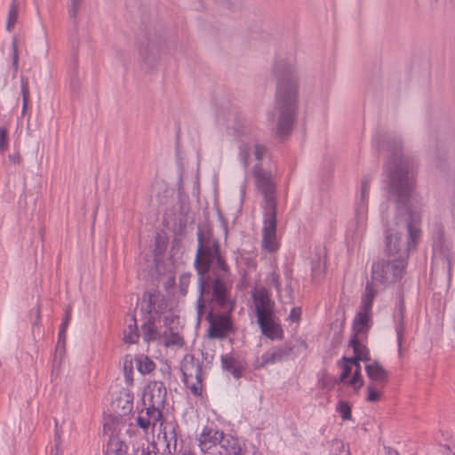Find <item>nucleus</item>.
Masks as SVG:
<instances>
[{
	"mask_svg": "<svg viewBox=\"0 0 455 455\" xmlns=\"http://www.w3.org/2000/svg\"><path fill=\"white\" fill-rule=\"evenodd\" d=\"M379 149L390 152L385 166L386 188L390 198L396 204L395 212L382 210L385 234V257L409 259L410 252L416 249L421 236V215L411 208L414 196L416 176L411 161L402 155V144H379Z\"/></svg>",
	"mask_w": 455,
	"mask_h": 455,
	"instance_id": "f257e3e1",
	"label": "nucleus"
},
{
	"mask_svg": "<svg viewBox=\"0 0 455 455\" xmlns=\"http://www.w3.org/2000/svg\"><path fill=\"white\" fill-rule=\"evenodd\" d=\"M272 76L275 81V107L268 119L276 123V134L283 139L291 132L299 104V75L292 56L278 57Z\"/></svg>",
	"mask_w": 455,
	"mask_h": 455,
	"instance_id": "f03ea898",
	"label": "nucleus"
},
{
	"mask_svg": "<svg viewBox=\"0 0 455 455\" xmlns=\"http://www.w3.org/2000/svg\"><path fill=\"white\" fill-rule=\"evenodd\" d=\"M229 274L219 272L213 276H199L197 280L198 297L196 299V314L201 320L207 307L205 296L210 295L209 302L214 303L223 310L232 312L235 307V300L231 297L233 282Z\"/></svg>",
	"mask_w": 455,
	"mask_h": 455,
	"instance_id": "7ed1b4c3",
	"label": "nucleus"
},
{
	"mask_svg": "<svg viewBox=\"0 0 455 455\" xmlns=\"http://www.w3.org/2000/svg\"><path fill=\"white\" fill-rule=\"evenodd\" d=\"M196 235L197 250L194 267L198 277L209 275L211 268L212 274H218L219 272L229 274L230 267L220 249L218 239L210 235H205L201 229H198Z\"/></svg>",
	"mask_w": 455,
	"mask_h": 455,
	"instance_id": "20e7f679",
	"label": "nucleus"
},
{
	"mask_svg": "<svg viewBox=\"0 0 455 455\" xmlns=\"http://www.w3.org/2000/svg\"><path fill=\"white\" fill-rule=\"evenodd\" d=\"M407 263V260L386 257V259L372 265L371 276L373 282L390 284L400 281L405 273Z\"/></svg>",
	"mask_w": 455,
	"mask_h": 455,
	"instance_id": "39448f33",
	"label": "nucleus"
},
{
	"mask_svg": "<svg viewBox=\"0 0 455 455\" xmlns=\"http://www.w3.org/2000/svg\"><path fill=\"white\" fill-rule=\"evenodd\" d=\"M252 174L257 188L264 197L263 211L277 210L275 184L270 172L263 170L259 164L253 167Z\"/></svg>",
	"mask_w": 455,
	"mask_h": 455,
	"instance_id": "423d86ee",
	"label": "nucleus"
},
{
	"mask_svg": "<svg viewBox=\"0 0 455 455\" xmlns=\"http://www.w3.org/2000/svg\"><path fill=\"white\" fill-rule=\"evenodd\" d=\"M182 381L195 396L202 395V366L192 355H188L180 365Z\"/></svg>",
	"mask_w": 455,
	"mask_h": 455,
	"instance_id": "0eeeda50",
	"label": "nucleus"
},
{
	"mask_svg": "<svg viewBox=\"0 0 455 455\" xmlns=\"http://www.w3.org/2000/svg\"><path fill=\"white\" fill-rule=\"evenodd\" d=\"M224 431L213 422L204 425L196 437L197 446L204 454L215 455Z\"/></svg>",
	"mask_w": 455,
	"mask_h": 455,
	"instance_id": "6e6552de",
	"label": "nucleus"
},
{
	"mask_svg": "<svg viewBox=\"0 0 455 455\" xmlns=\"http://www.w3.org/2000/svg\"><path fill=\"white\" fill-rule=\"evenodd\" d=\"M277 210L263 211V228H262V249L268 252H275L280 243L276 236V219Z\"/></svg>",
	"mask_w": 455,
	"mask_h": 455,
	"instance_id": "1a4fd4ad",
	"label": "nucleus"
},
{
	"mask_svg": "<svg viewBox=\"0 0 455 455\" xmlns=\"http://www.w3.org/2000/svg\"><path fill=\"white\" fill-rule=\"evenodd\" d=\"M205 319L210 324L208 330V335L210 338L224 339L229 333L235 331L230 312L228 311L227 313L215 314L212 309H210L206 313Z\"/></svg>",
	"mask_w": 455,
	"mask_h": 455,
	"instance_id": "9d476101",
	"label": "nucleus"
},
{
	"mask_svg": "<svg viewBox=\"0 0 455 455\" xmlns=\"http://www.w3.org/2000/svg\"><path fill=\"white\" fill-rule=\"evenodd\" d=\"M215 455H257V449L252 446L251 451L238 437L225 433Z\"/></svg>",
	"mask_w": 455,
	"mask_h": 455,
	"instance_id": "9b49d317",
	"label": "nucleus"
},
{
	"mask_svg": "<svg viewBox=\"0 0 455 455\" xmlns=\"http://www.w3.org/2000/svg\"><path fill=\"white\" fill-rule=\"evenodd\" d=\"M293 350L291 344L285 343L275 346L266 351L260 358H259L254 367L256 369L264 368L268 364H274L288 358Z\"/></svg>",
	"mask_w": 455,
	"mask_h": 455,
	"instance_id": "f8f14e48",
	"label": "nucleus"
},
{
	"mask_svg": "<svg viewBox=\"0 0 455 455\" xmlns=\"http://www.w3.org/2000/svg\"><path fill=\"white\" fill-rule=\"evenodd\" d=\"M166 388L162 381H150L143 394V403L145 405L151 404L156 406L164 405L166 399Z\"/></svg>",
	"mask_w": 455,
	"mask_h": 455,
	"instance_id": "ddd939ff",
	"label": "nucleus"
},
{
	"mask_svg": "<svg viewBox=\"0 0 455 455\" xmlns=\"http://www.w3.org/2000/svg\"><path fill=\"white\" fill-rule=\"evenodd\" d=\"M167 304L164 297L159 292H144L141 309L148 315H160L164 312Z\"/></svg>",
	"mask_w": 455,
	"mask_h": 455,
	"instance_id": "4468645a",
	"label": "nucleus"
},
{
	"mask_svg": "<svg viewBox=\"0 0 455 455\" xmlns=\"http://www.w3.org/2000/svg\"><path fill=\"white\" fill-rule=\"evenodd\" d=\"M140 56L147 68H153L160 58V46L158 44L148 41L141 44L139 49Z\"/></svg>",
	"mask_w": 455,
	"mask_h": 455,
	"instance_id": "2eb2a0df",
	"label": "nucleus"
},
{
	"mask_svg": "<svg viewBox=\"0 0 455 455\" xmlns=\"http://www.w3.org/2000/svg\"><path fill=\"white\" fill-rule=\"evenodd\" d=\"M253 303L257 318L275 314V302L265 290L259 291L253 295Z\"/></svg>",
	"mask_w": 455,
	"mask_h": 455,
	"instance_id": "dca6fc26",
	"label": "nucleus"
},
{
	"mask_svg": "<svg viewBox=\"0 0 455 455\" xmlns=\"http://www.w3.org/2000/svg\"><path fill=\"white\" fill-rule=\"evenodd\" d=\"M258 324L263 335L274 340L283 337L280 324L275 322V314L257 318Z\"/></svg>",
	"mask_w": 455,
	"mask_h": 455,
	"instance_id": "f3484780",
	"label": "nucleus"
},
{
	"mask_svg": "<svg viewBox=\"0 0 455 455\" xmlns=\"http://www.w3.org/2000/svg\"><path fill=\"white\" fill-rule=\"evenodd\" d=\"M178 427V424L174 420L160 423L159 430L163 435L164 441L165 442V445L169 452H171L172 450L176 451L177 449Z\"/></svg>",
	"mask_w": 455,
	"mask_h": 455,
	"instance_id": "a211bd4d",
	"label": "nucleus"
},
{
	"mask_svg": "<svg viewBox=\"0 0 455 455\" xmlns=\"http://www.w3.org/2000/svg\"><path fill=\"white\" fill-rule=\"evenodd\" d=\"M365 371L367 376L372 381L371 384L379 386L381 388L386 386L388 372L378 362L365 365Z\"/></svg>",
	"mask_w": 455,
	"mask_h": 455,
	"instance_id": "6ab92c4d",
	"label": "nucleus"
},
{
	"mask_svg": "<svg viewBox=\"0 0 455 455\" xmlns=\"http://www.w3.org/2000/svg\"><path fill=\"white\" fill-rule=\"evenodd\" d=\"M349 346L353 348L355 356L346 357L343 356L345 362L356 363L359 361H370V351L368 347L362 343L358 337L352 336L349 340Z\"/></svg>",
	"mask_w": 455,
	"mask_h": 455,
	"instance_id": "aec40b11",
	"label": "nucleus"
},
{
	"mask_svg": "<svg viewBox=\"0 0 455 455\" xmlns=\"http://www.w3.org/2000/svg\"><path fill=\"white\" fill-rule=\"evenodd\" d=\"M223 370L232 374L235 379H239L244 371L243 365L230 354L222 355L220 357Z\"/></svg>",
	"mask_w": 455,
	"mask_h": 455,
	"instance_id": "412c9836",
	"label": "nucleus"
},
{
	"mask_svg": "<svg viewBox=\"0 0 455 455\" xmlns=\"http://www.w3.org/2000/svg\"><path fill=\"white\" fill-rule=\"evenodd\" d=\"M370 183L371 180L368 177H364L361 180L360 199L356 206V214L360 219H363L367 213V202L370 192Z\"/></svg>",
	"mask_w": 455,
	"mask_h": 455,
	"instance_id": "4be33fe9",
	"label": "nucleus"
},
{
	"mask_svg": "<svg viewBox=\"0 0 455 455\" xmlns=\"http://www.w3.org/2000/svg\"><path fill=\"white\" fill-rule=\"evenodd\" d=\"M371 313L360 310L353 322V335L358 337L359 334L366 333L370 329Z\"/></svg>",
	"mask_w": 455,
	"mask_h": 455,
	"instance_id": "5701e85b",
	"label": "nucleus"
},
{
	"mask_svg": "<svg viewBox=\"0 0 455 455\" xmlns=\"http://www.w3.org/2000/svg\"><path fill=\"white\" fill-rule=\"evenodd\" d=\"M133 398V395L128 390L120 392L119 396L115 401L116 410H118L120 415H126L132 411Z\"/></svg>",
	"mask_w": 455,
	"mask_h": 455,
	"instance_id": "b1692460",
	"label": "nucleus"
},
{
	"mask_svg": "<svg viewBox=\"0 0 455 455\" xmlns=\"http://www.w3.org/2000/svg\"><path fill=\"white\" fill-rule=\"evenodd\" d=\"M377 289L374 282H367L365 291L362 295L361 309L366 312H371L373 300L377 295Z\"/></svg>",
	"mask_w": 455,
	"mask_h": 455,
	"instance_id": "393cba45",
	"label": "nucleus"
},
{
	"mask_svg": "<svg viewBox=\"0 0 455 455\" xmlns=\"http://www.w3.org/2000/svg\"><path fill=\"white\" fill-rule=\"evenodd\" d=\"M128 447L118 436H111L107 446L108 455H126Z\"/></svg>",
	"mask_w": 455,
	"mask_h": 455,
	"instance_id": "a878e982",
	"label": "nucleus"
},
{
	"mask_svg": "<svg viewBox=\"0 0 455 455\" xmlns=\"http://www.w3.org/2000/svg\"><path fill=\"white\" fill-rule=\"evenodd\" d=\"M312 278L317 280L322 278L325 272V259L322 252L315 253L311 259Z\"/></svg>",
	"mask_w": 455,
	"mask_h": 455,
	"instance_id": "bb28decb",
	"label": "nucleus"
},
{
	"mask_svg": "<svg viewBox=\"0 0 455 455\" xmlns=\"http://www.w3.org/2000/svg\"><path fill=\"white\" fill-rule=\"evenodd\" d=\"M140 338L137 322L134 315H131L127 329L124 331V341L128 344H135Z\"/></svg>",
	"mask_w": 455,
	"mask_h": 455,
	"instance_id": "cd10ccee",
	"label": "nucleus"
},
{
	"mask_svg": "<svg viewBox=\"0 0 455 455\" xmlns=\"http://www.w3.org/2000/svg\"><path fill=\"white\" fill-rule=\"evenodd\" d=\"M146 415L149 419V425L156 427L157 424L160 425L161 422H165L166 420H163V413L162 409L163 406H156L151 404L146 405Z\"/></svg>",
	"mask_w": 455,
	"mask_h": 455,
	"instance_id": "c85d7f7f",
	"label": "nucleus"
},
{
	"mask_svg": "<svg viewBox=\"0 0 455 455\" xmlns=\"http://www.w3.org/2000/svg\"><path fill=\"white\" fill-rule=\"evenodd\" d=\"M230 129L232 130V134L237 139L250 135V127L247 125L246 122L240 117L234 119Z\"/></svg>",
	"mask_w": 455,
	"mask_h": 455,
	"instance_id": "c756f323",
	"label": "nucleus"
},
{
	"mask_svg": "<svg viewBox=\"0 0 455 455\" xmlns=\"http://www.w3.org/2000/svg\"><path fill=\"white\" fill-rule=\"evenodd\" d=\"M141 330L144 340L152 341L157 339V330L152 315L141 325Z\"/></svg>",
	"mask_w": 455,
	"mask_h": 455,
	"instance_id": "7c9ffc66",
	"label": "nucleus"
},
{
	"mask_svg": "<svg viewBox=\"0 0 455 455\" xmlns=\"http://www.w3.org/2000/svg\"><path fill=\"white\" fill-rule=\"evenodd\" d=\"M71 319V308L68 307L65 311V315L63 318V321L59 328V333H58V344L57 347H59L60 345L64 346L66 339H67V330L69 324Z\"/></svg>",
	"mask_w": 455,
	"mask_h": 455,
	"instance_id": "2f4dec72",
	"label": "nucleus"
},
{
	"mask_svg": "<svg viewBox=\"0 0 455 455\" xmlns=\"http://www.w3.org/2000/svg\"><path fill=\"white\" fill-rule=\"evenodd\" d=\"M135 363L138 371L142 374L151 372L156 367V363L145 355L136 356Z\"/></svg>",
	"mask_w": 455,
	"mask_h": 455,
	"instance_id": "473e14b6",
	"label": "nucleus"
},
{
	"mask_svg": "<svg viewBox=\"0 0 455 455\" xmlns=\"http://www.w3.org/2000/svg\"><path fill=\"white\" fill-rule=\"evenodd\" d=\"M337 383H339V380H336L333 377H331L326 371H323L322 373L318 374V385L322 389L330 391L333 389Z\"/></svg>",
	"mask_w": 455,
	"mask_h": 455,
	"instance_id": "72a5a7b5",
	"label": "nucleus"
},
{
	"mask_svg": "<svg viewBox=\"0 0 455 455\" xmlns=\"http://www.w3.org/2000/svg\"><path fill=\"white\" fill-rule=\"evenodd\" d=\"M350 363L352 364V366L355 367V370H354L353 377L348 381V385L353 387L355 390H358L363 386L364 383L361 373V365L359 362Z\"/></svg>",
	"mask_w": 455,
	"mask_h": 455,
	"instance_id": "f704fd0d",
	"label": "nucleus"
},
{
	"mask_svg": "<svg viewBox=\"0 0 455 455\" xmlns=\"http://www.w3.org/2000/svg\"><path fill=\"white\" fill-rule=\"evenodd\" d=\"M18 12H19V3L17 0H12L11 4H10V8H9V12H8V18H7V24H6V29L8 31H11L16 22H17V20H18Z\"/></svg>",
	"mask_w": 455,
	"mask_h": 455,
	"instance_id": "c9c22d12",
	"label": "nucleus"
},
{
	"mask_svg": "<svg viewBox=\"0 0 455 455\" xmlns=\"http://www.w3.org/2000/svg\"><path fill=\"white\" fill-rule=\"evenodd\" d=\"M164 346L165 347H171V346H178L182 347L184 345V339L178 333V332H164Z\"/></svg>",
	"mask_w": 455,
	"mask_h": 455,
	"instance_id": "e433bc0d",
	"label": "nucleus"
},
{
	"mask_svg": "<svg viewBox=\"0 0 455 455\" xmlns=\"http://www.w3.org/2000/svg\"><path fill=\"white\" fill-rule=\"evenodd\" d=\"M20 91L22 94V115H25L29 103V87L28 78L21 76L20 77Z\"/></svg>",
	"mask_w": 455,
	"mask_h": 455,
	"instance_id": "4c0bfd02",
	"label": "nucleus"
},
{
	"mask_svg": "<svg viewBox=\"0 0 455 455\" xmlns=\"http://www.w3.org/2000/svg\"><path fill=\"white\" fill-rule=\"evenodd\" d=\"M251 150V146L249 143L243 142L239 145L238 158H239V161L244 166V168H247L249 165Z\"/></svg>",
	"mask_w": 455,
	"mask_h": 455,
	"instance_id": "58836bf2",
	"label": "nucleus"
},
{
	"mask_svg": "<svg viewBox=\"0 0 455 455\" xmlns=\"http://www.w3.org/2000/svg\"><path fill=\"white\" fill-rule=\"evenodd\" d=\"M404 332H405L404 319H403V316L401 315L397 319V322L395 324V333H396V338H397V345H398L399 354H401V351H402V345H403V341Z\"/></svg>",
	"mask_w": 455,
	"mask_h": 455,
	"instance_id": "ea45409f",
	"label": "nucleus"
},
{
	"mask_svg": "<svg viewBox=\"0 0 455 455\" xmlns=\"http://www.w3.org/2000/svg\"><path fill=\"white\" fill-rule=\"evenodd\" d=\"M168 245V239L165 235H163L161 234H157L155 238V248H154V253L156 256L162 255Z\"/></svg>",
	"mask_w": 455,
	"mask_h": 455,
	"instance_id": "a19ab883",
	"label": "nucleus"
},
{
	"mask_svg": "<svg viewBox=\"0 0 455 455\" xmlns=\"http://www.w3.org/2000/svg\"><path fill=\"white\" fill-rule=\"evenodd\" d=\"M190 278V273H184L179 278V291L182 297H185L188 294Z\"/></svg>",
	"mask_w": 455,
	"mask_h": 455,
	"instance_id": "79ce46f5",
	"label": "nucleus"
},
{
	"mask_svg": "<svg viewBox=\"0 0 455 455\" xmlns=\"http://www.w3.org/2000/svg\"><path fill=\"white\" fill-rule=\"evenodd\" d=\"M337 411L340 414L344 420L352 419L351 407L348 403L345 401H339L337 404Z\"/></svg>",
	"mask_w": 455,
	"mask_h": 455,
	"instance_id": "37998d69",
	"label": "nucleus"
},
{
	"mask_svg": "<svg viewBox=\"0 0 455 455\" xmlns=\"http://www.w3.org/2000/svg\"><path fill=\"white\" fill-rule=\"evenodd\" d=\"M379 389H382L379 386L374 384H369L367 387V397L366 400L371 403H376L380 399V393Z\"/></svg>",
	"mask_w": 455,
	"mask_h": 455,
	"instance_id": "c03bdc74",
	"label": "nucleus"
},
{
	"mask_svg": "<svg viewBox=\"0 0 455 455\" xmlns=\"http://www.w3.org/2000/svg\"><path fill=\"white\" fill-rule=\"evenodd\" d=\"M337 364L342 370L341 374L339 379V382H343L350 375V373L352 371V364L350 363V362H345L343 360V357L339 361H338Z\"/></svg>",
	"mask_w": 455,
	"mask_h": 455,
	"instance_id": "a18cd8bd",
	"label": "nucleus"
},
{
	"mask_svg": "<svg viewBox=\"0 0 455 455\" xmlns=\"http://www.w3.org/2000/svg\"><path fill=\"white\" fill-rule=\"evenodd\" d=\"M83 2L84 0H69L68 15L71 19L76 18Z\"/></svg>",
	"mask_w": 455,
	"mask_h": 455,
	"instance_id": "49530a36",
	"label": "nucleus"
},
{
	"mask_svg": "<svg viewBox=\"0 0 455 455\" xmlns=\"http://www.w3.org/2000/svg\"><path fill=\"white\" fill-rule=\"evenodd\" d=\"M137 425L141 428L143 429L144 431H148V429L149 428L150 425H149V419L148 418V416L146 415V412L144 413L143 411H141V412L140 413V415L138 416L137 419Z\"/></svg>",
	"mask_w": 455,
	"mask_h": 455,
	"instance_id": "de8ad7c7",
	"label": "nucleus"
},
{
	"mask_svg": "<svg viewBox=\"0 0 455 455\" xmlns=\"http://www.w3.org/2000/svg\"><path fill=\"white\" fill-rule=\"evenodd\" d=\"M268 280H269L270 285L274 286L277 292H281L282 284H281L280 275L274 271L269 275Z\"/></svg>",
	"mask_w": 455,
	"mask_h": 455,
	"instance_id": "09e8293b",
	"label": "nucleus"
},
{
	"mask_svg": "<svg viewBox=\"0 0 455 455\" xmlns=\"http://www.w3.org/2000/svg\"><path fill=\"white\" fill-rule=\"evenodd\" d=\"M253 155L256 160L260 161L264 157L267 153L266 146L262 144L255 143L253 144Z\"/></svg>",
	"mask_w": 455,
	"mask_h": 455,
	"instance_id": "8fccbe9b",
	"label": "nucleus"
},
{
	"mask_svg": "<svg viewBox=\"0 0 455 455\" xmlns=\"http://www.w3.org/2000/svg\"><path fill=\"white\" fill-rule=\"evenodd\" d=\"M8 132L4 127H0V151L4 152L8 148Z\"/></svg>",
	"mask_w": 455,
	"mask_h": 455,
	"instance_id": "3c124183",
	"label": "nucleus"
},
{
	"mask_svg": "<svg viewBox=\"0 0 455 455\" xmlns=\"http://www.w3.org/2000/svg\"><path fill=\"white\" fill-rule=\"evenodd\" d=\"M12 66L14 68V73L18 72L19 68V54H18V47L16 40H13L12 44Z\"/></svg>",
	"mask_w": 455,
	"mask_h": 455,
	"instance_id": "603ef678",
	"label": "nucleus"
},
{
	"mask_svg": "<svg viewBox=\"0 0 455 455\" xmlns=\"http://www.w3.org/2000/svg\"><path fill=\"white\" fill-rule=\"evenodd\" d=\"M301 313H302V310H301V307H299L291 308V310L288 315V320L291 322H293V323H298L300 320Z\"/></svg>",
	"mask_w": 455,
	"mask_h": 455,
	"instance_id": "864d4df0",
	"label": "nucleus"
},
{
	"mask_svg": "<svg viewBox=\"0 0 455 455\" xmlns=\"http://www.w3.org/2000/svg\"><path fill=\"white\" fill-rule=\"evenodd\" d=\"M9 160L14 164H20L21 162V156L20 153H14L9 156Z\"/></svg>",
	"mask_w": 455,
	"mask_h": 455,
	"instance_id": "5fc2aeb1",
	"label": "nucleus"
},
{
	"mask_svg": "<svg viewBox=\"0 0 455 455\" xmlns=\"http://www.w3.org/2000/svg\"><path fill=\"white\" fill-rule=\"evenodd\" d=\"M54 441H55V447L60 448L61 441H60V434L58 429H56V431H55Z\"/></svg>",
	"mask_w": 455,
	"mask_h": 455,
	"instance_id": "6e6d98bb",
	"label": "nucleus"
},
{
	"mask_svg": "<svg viewBox=\"0 0 455 455\" xmlns=\"http://www.w3.org/2000/svg\"><path fill=\"white\" fill-rule=\"evenodd\" d=\"M386 455H399V452L392 447H385Z\"/></svg>",
	"mask_w": 455,
	"mask_h": 455,
	"instance_id": "4d7b16f0",
	"label": "nucleus"
},
{
	"mask_svg": "<svg viewBox=\"0 0 455 455\" xmlns=\"http://www.w3.org/2000/svg\"><path fill=\"white\" fill-rule=\"evenodd\" d=\"M219 219L221 221V224H222V227H223V229L225 231V234L226 235H228V223L227 221L225 220L224 217L220 213L219 214Z\"/></svg>",
	"mask_w": 455,
	"mask_h": 455,
	"instance_id": "13d9d810",
	"label": "nucleus"
},
{
	"mask_svg": "<svg viewBox=\"0 0 455 455\" xmlns=\"http://www.w3.org/2000/svg\"><path fill=\"white\" fill-rule=\"evenodd\" d=\"M71 88L73 90H77L79 88V81L77 78L73 77L71 80Z\"/></svg>",
	"mask_w": 455,
	"mask_h": 455,
	"instance_id": "bf43d9fd",
	"label": "nucleus"
},
{
	"mask_svg": "<svg viewBox=\"0 0 455 455\" xmlns=\"http://www.w3.org/2000/svg\"><path fill=\"white\" fill-rule=\"evenodd\" d=\"M404 310H405V306H404V303L403 301V299L400 300V303H399V311H400V315H399V317L401 315H403L404 317Z\"/></svg>",
	"mask_w": 455,
	"mask_h": 455,
	"instance_id": "052dcab7",
	"label": "nucleus"
},
{
	"mask_svg": "<svg viewBox=\"0 0 455 455\" xmlns=\"http://www.w3.org/2000/svg\"><path fill=\"white\" fill-rule=\"evenodd\" d=\"M175 282H176L175 276H173V275L170 276L168 281H167L166 287H168V286H174L175 285Z\"/></svg>",
	"mask_w": 455,
	"mask_h": 455,
	"instance_id": "680f3d73",
	"label": "nucleus"
},
{
	"mask_svg": "<svg viewBox=\"0 0 455 455\" xmlns=\"http://www.w3.org/2000/svg\"><path fill=\"white\" fill-rule=\"evenodd\" d=\"M51 455H62L60 448H59V447H55L54 449L52 448L51 451Z\"/></svg>",
	"mask_w": 455,
	"mask_h": 455,
	"instance_id": "e2e57ef3",
	"label": "nucleus"
},
{
	"mask_svg": "<svg viewBox=\"0 0 455 455\" xmlns=\"http://www.w3.org/2000/svg\"><path fill=\"white\" fill-rule=\"evenodd\" d=\"M141 455H157V453L156 451H150L149 448L148 447L147 451L142 449Z\"/></svg>",
	"mask_w": 455,
	"mask_h": 455,
	"instance_id": "0e129e2a",
	"label": "nucleus"
},
{
	"mask_svg": "<svg viewBox=\"0 0 455 455\" xmlns=\"http://www.w3.org/2000/svg\"><path fill=\"white\" fill-rule=\"evenodd\" d=\"M40 311H41V307H40V305L38 304V305L36 306V317H37V319H38V320L40 319Z\"/></svg>",
	"mask_w": 455,
	"mask_h": 455,
	"instance_id": "69168bd1",
	"label": "nucleus"
},
{
	"mask_svg": "<svg viewBox=\"0 0 455 455\" xmlns=\"http://www.w3.org/2000/svg\"><path fill=\"white\" fill-rule=\"evenodd\" d=\"M452 216H453V219L455 220V202L452 204Z\"/></svg>",
	"mask_w": 455,
	"mask_h": 455,
	"instance_id": "338daca9",
	"label": "nucleus"
},
{
	"mask_svg": "<svg viewBox=\"0 0 455 455\" xmlns=\"http://www.w3.org/2000/svg\"><path fill=\"white\" fill-rule=\"evenodd\" d=\"M74 68L76 69L77 68V60L76 59L74 60Z\"/></svg>",
	"mask_w": 455,
	"mask_h": 455,
	"instance_id": "774afa93",
	"label": "nucleus"
}]
</instances>
